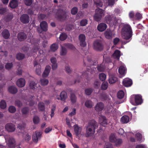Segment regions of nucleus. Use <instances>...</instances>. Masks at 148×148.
<instances>
[{
    "label": "nucleus",
    "mask_w": 148,
    "mask_h": 148,
    "mask_svg": "<svg viewBox=\"0 0 148 148\" xmlns=\"http://www.w3.org/2000/svg\"><path fill=\"white\" fill-rule=\"evenodd\" d=\"M98 127L97 123L95 121L93 120L90 121L86 128V136L88 137L93 135L95 133V129Z\"/></svg>",
    "instance_id": "1"
},
{
    "label": "nucleus",
    "mask_w": 148,
    "mask_h": 148,
    "mask_svg": "<svg viewBox=\"0 0 148 148\" xmlns=\"http://www.w3.org/2000/svg\"><path fill=\"white\" fill-rule=\"evenodd\" d=\"M132 32L131 26L129 25H125L121 32L122 38L126 40H129L132 36Z\"/></svg>",
    "instance_id": "2"
},
{
    "label": "nucleus",
    "mask_w": 148,
    "mask_h": 148,
    "mask_svg": "<svg viewBox=\"0 0 148 148\" xmlns=\"http://www.w3.org/2000/svg\"><path fill=\"white\" fill-rule=\"evenodd\" d=\"M104 15V10L101 9L97 8L95 10V14L93 16L94 19L96 21H100Z\"/></svg>",
    "instance_id": "3"
},
{
    "label": "nucleus",
    "mask_w": 148,
    "mask_h": 148,
    "mask_svg": "<svg viewBox=\"0 0 148 148\" xmlns=\"http://www.w3.org/2000/svg\"><path fill=\"white\" fill-rule=\"evenodd\" d=\"M105 21L107 23L111 25H115L117 23V20L113 14L108 15L105 17Z\"/></svg>",
    "instance_id": "4"
},
{
    "label": "nucleus",
    "mask_w": 148,
    "mask_h": 148,
    "mask_svg": "<svg viewBox=\"0 0 148 148\" xmlns=\"http://www.w3.org/2000/svg\"><path fill=\"white\" fill-rule=\"evenodd\" d=\"M5 138L7 144L9 147H15V141L13 138H10L8 139L6 136H5Z\"/></svg>",
    "instance_id": "5"
},
{
    "label": "nucleus",
    "mask_w": 148,
    "mask_h": 148,
    "mask_svg": "<svg viewBox=\"0 0 148 148\" xmlns=\"http://www.w3.org/2000/svg\"><path fill=\"white\" fill-rule=\"evenodd\" d=\"M6 130L9 132H13L16 130L15 126L12 123H8L5 126Z\"/></svg>",
    "instance_id": "6"
},
{
    "label": "nucleus",
    "mask_w": 148,
    "mask_h": 148,
    "mask_svg": "<svg viewBox=\"0 0 148 148\" xmlns=\"http://www.w3.org/2000/svg\"><path fill=\"white\" fill-rule=\"evenodd\" d=\"M94 48L97 51H100L103 49V46L101 42L99 40L95 41L94 43Z\"/></svg>",
    "instance_id": "7"
},
{
    "label": "nucleus",
    "mask_w": 148,
    "mask_h": 148,
    "mask_svg": "<svg viewBox=\"0 0 148 148\" xmlns=\"http://www.w3.org/2000/svg\"><path fill=\"white\" fill-rule=\"evenodd\" d=\"M42 133L41 132L38 131H36L35 133H34L32 136V139L33 141L36 143H37L38 139H40Z\"/></svg>",
    "instance_id": "8"
},
{
    "label": "nucleus",
    "mask_w": 148,
    "mask_h": 148,
    "mask_svg": "<svg viewBox=\"0 0 148 148\" xmlns=\"http://www.w3.org/2000/svg\"><path fill=\"white\" fill-rule=\"evenodd\" d=\"M59 12L60 14L58 16V18L61 21L65 20L67 17L66 12L63 10H60Z\"/></svg>",
    "instance_id": "9"
},
{
    "label": "nucleus",
    "mask_w": 148,
    "mask_h": 148,
    "mask_svg": "<svg viewBox=\"0 0 148 148\" xmlns=\"http://www.w3.org/2000/svg\"><path fill=\"white\" fill-rule=\"evenodd\" d=\"M79 39L80 41V45L82 47H84L86 45L85 42L86 37L85 35L81 34L79 36Z\"/></svg>",
    "instance_id": "10"
},
{
    "label": "nucleus",
    "mask_w": 148,
    "mask_h": 148,
    "mask_svg": "<svg viewBox=\"0 0 148 148\" xmlns=\"http://www.w3.org/2000/svg\"><path fill=\"white\" fill-rule=\"evenodd\" d=\"M135 103L137 105L140 104L143 102L141 96L140 95H135L134 96Z\"/></svg>",
    "instance_id": "11"
},
{
    "label": "nucleus",
    "mask_w": 148,
    "mask_h": 148,
    "mask_svg": "<svg viewBox=\"0 0 148 148\" xmlns=\"http://www.w3.org/2000/svg\"><path fill=\"white\" fill-rule=\"evenodd\" d=\"M104 34L105 37L108 39H112L115 35V34L111 30L108 29L106 31Z\"/></svg>",
    "instance_id": "12"
},
{
    "label": "nucleus",
    "mask_w": 148,
    "mask_h": 148,
    "mask_svg": "<svg viewBox=\"0 0 148 148\" xmlns=\"http://www.w3.org/2000/svg\"><path fill=\"white\" fill-rule=\"evenodd\" d=\"M107 27L106 24L104 23H102L99 24L97 27L98 30L100 32H103L104 31Z\"/></svg>",
    "instance_id": "13"
},
{
    "label": "nucleus",
    "mask_w": 148,
    "mask_h": 148,
    "mask_svg": "<svg viewBox=\"0 0 148 148\" xmlns=\"http://www.w3.org/2000/svg\"><path fill=\"white\" fill-rule=\"evenodd\" d=\"M123 85L126 87L131 86L132 84V80L128 78L124 79L123 82Z\"/></svg>",
    "instance_id": "14"
},
{
    "label": "nucleus",
    "mask_w": 148,
    "mask_h": 148,
    "mask_svg": "<svg viewBox=\"0 0 148 148\" xmlns=\"http://www.w3.org/2000/svg\"><path fill=\"white\" fill-rule=\"evenodd\" d=\"M20 20L21 22L24 23H27L29 22V17L26 14L22 15L20 17Z\"/></svg>",
    "instance_id": "15"
},
{
    "label": "nucleus",
    "mask_w": 148,
    "mask_h": 148,
    "mask_svg": "<svg viewBox=\"0 0 148 148\" xmlns=\"http://www.w3.org/2000/svg\"><path fill=\"white\" fill-rule=\"evenodd\" d=\"M104 107V105L102 103L99 102L95 106V109L97 111L100 112L103 110Z\"/></svg>",
    "instance_id": "16"
},
{
    "label": "nucleus",
    "mask_w": 148,
    "mask_h": 148,
    "mask_svg": "<svg viewBox=\"0 0 148 148\" xmlns=\"http://www.w3.org/2000/svg\"><path fill=\"white\" fill-rule=\"evenodd\" d=\"M16 84L19 87H23L25 85V80L23 78H20L17 80Z\"/></svg>",
    "instance_id": "17"
},
{
    "label": "nucleus",
    "mask_w": 148,
    "mask_h": 148,
    "mask_svg": "<svg viewBox=\"0 0 148 148\" xmlns=\"http://www.w3.org/2000/svg\"><path fill=\"white\" fill-rule=\"evenodd\" d=\"M99 122L101 124L105 126L107 124V120L105 117L103 116H101L99 117Z\"/></svg>",
    "instance_id": "18"
},
{
    "label": "nucleus",
    "mask_w": 148,
    "mask_h": 148,
    "mask_svg": "<svg viewBox=\"0 0 148 148\" xmlns=\"http://www.w3.org/2000/svg\"><path fill=\"white\" fill-rule=\"evenodd\" d=\"M74 130L76 135L77 136H79L81 133L82 128L79 127L78 126L75 124L74 126Z\"/></svg>",
    "instance_id": "19"
},
{
    "label": "nucleus",
    "mask_w": 148,
    "mask_h": 148,
    "mask_svg": "<svg viewBox=\"0 0 148 148\" xmlns=\"http://www.w3.org/2000/svg\"><path fill=\"white\" fill-rule=\"evenodd\" d=\"M119 72L121 75L123 76L125 75L126 72V69L125 66L122 65L119 67Z\"/></svg>",
    "instance_id": "20"
},
{
    "label": "nucleus",
    "mask_w": 148,
    "mask_h": 148,
    "mask_svg": "<svg viewBox=\"0 0 148 148\" xmlns=\"http://www.w3.org/2000/svg\"><path fill=\"white\" fill-rule=\"evenodd\" d=\"M50 66L49 65L47 66L42 74V77H47L49 75L50 71Z\"/></svg>",
    "instance_id": "21"
},
{
    "label": "nucleus",
    "mask_w": 148,
    "mask_h": 148,
    "mask_svg": "<svg viewBox=\"0 0 148 148\" xmlns=\"http://www.w3.org/2000/svg\"><path fill=\"white\" fill-rule=\"evenodd\" d=\"M27 38L26 34L23 32L19 33L18 34V38L20 41H22L26 39Z\"/></svg>",
    "instance_id": "22"
},
{
    "label": "nucleus",
    "mask_w": 148,
    "mask_h": 148,
    "mask_svg": "<svg viewBox=\"0 0 148 148\" xmlns=\"http://www.w3.org/2000/svg\"><path fill=\"white\" fill-rule=\"evenodd\" d=\"M40 26L42 29L45 32L47 31L48 25L47 22L45 21L42 22L40 24Z\"/></svg>",
    "instance_id": "23"
},
{
    "label": "nucleus",
    "mask_w": 148,
    "mask_h": 148,
    "mask_svg": "<svg viewBox=\"0 0 148 148\" xmlns=\"http://www.w3.org/2000/svg\"><path fill=\"white\" fill-rule=\"evenodd\" d=\"M18 2L16 0H12L10 2L9 5L10 8H15L18 6Z\"/></svg>",
    "instance_id": "24"
},
{
    "label": "nucleus",
    "mask_w": 148,
    "mask_h": 148,
    "mask_svg": "<svg viewBox=\"0 0 148 148\" xmlns=\"http://www.w3.org/2000/svg\"><path fill=\"white\" fill-rule=\"evenodd\" d=\"M3 37L5 39H7L9 38L10 34L9 31L7 29H4L1 34Z\"/></svg>",
    "instance_id": "25"
},
{
    "label": "nucleus",
    "mask_w": 148,
    "mask_h": 148,
    "mask_svg": "<svg viewBox=\"0 0 148 148\" xmlns=\"http://www.w3.org/2000/svg\"><path fill=\"white\" fill-rule=\"evenodd\" d=\"M142 42L144 43V44L145 45L148 46V35L147 33H146L144 35L142 38Z\"/></svg>",
    "instance_id": "26"
},
{
    "label": "nucleus",
    "mask_w": 148,
    "mask_h": 148,
    "mask_svg": "<svg viewBox=\"0 0 148 148\" xmlns=\"http://www.w3.org/2000/svg\"><path fill=\"white\" fill-rule=\"evenodd\" d=\"M129 116L127 115H124L121 118V121L123 123H126L129 121Z\"/></svg>",
    "instance_id": "27"
},
{
    "label": "nucleus",
    "mask_w": 148,
    "mask_h": 148,
    "mask_svg": "<svg viewBox=\"0 0 148 148\" xmlns=\"http://www.w3.org/2000/svg\"><path fill=\"white\" fill-rule=\"evenodd\" d=\"M67 97L66 92L65 91L62 92L60 94V100L65 101Z\"/></svg>",
    "instance_id": "28"
},
{
    "label": "nucleus",
    "mask_w": 148,
    "mask_h": 148,
    "mask_svg": "<svg viewBox=\"0 0 148 148\" xmlns=\"http://www.w3.org/2000/svg\"><path fill=\"white\" fill-rule=\"evenodd\" d=\"M85 105L88 108H91L93 106V103L90 100H87L85 103Z\"/></svg>",
    "instance_id": "29"
},
{
    "label": "nucleus",
    "mask_w": 148,
    "mask_h": 148,
    "mask_svg": "<svg viewBox=\"0 0 148 148\" xmlns=\"http://www.w3.org/2000/svg\"><path fill=\"white\" fill-rule=\"evenodd\" d=\"M8 90L9 92L13 94H15L17 92V89L14 86L10 87L8 88Z\"/></svg>",
    "instance_id": "30"
},
{
    "label": "nucleus",
    "mask_w": 148,
    "mask_h": 148,
    "mask_svg": "<svg viewBox=\"0 0 148 148\" xmlns=\"http://www.w3.org/2000/svg\"><path fill=\"white\" fill-rule=\"evenodd\" d=\"M135 137L137 140L140 142H142L144 140H142V134L139 133H137L135 134Z\"/></svg>",
    "instance_id": "31"
},
{
    "label": "nucleus",
    "mask_w": 148,
    "mask_h": 148,
    "mask_svg": "<svg viewBox=\"0 0 148 148\" xmlns=\"http://www.w3.org/2000/svg\"><path fill=\"white\" fill-rule=\"evenodd\" d=\"M56 105L54 104L52 105L51 108V113L50 116L52 118L54 115V112L56 110Z\"/></svg>",
    "instance_id": "32"
},
{
    "label": "nucleus",
    "mask_w": 148,
    "mask_h": 148,
    "mask_svg": "<svg viewBox=\"0 0 148 148\" xmlns=\"http://www.w3.org/2000/svg\"><path fill=\"white\" fill-rule=\"evenodd\" d=\"M114 58H117L118 60L120 56V51L118 50H116L113 54Z\"/></svg>",
    "instance_id": "33"
},
{
    "label": "nucleus",
    "mask_w": 148,
    "mask_h": 148,
    "mask_svg": "<svg viewBox=\"0 0 148 148\" xmlns=\"http://www.w3.org/2000/svg\"><path fill=\"white\" fill-rule=\"evenodd\" d=\"M58 45L56 43H53L50 46V50L54 52L58 48Z\"/></svg>",
    "instance_id": "34"
},
{
    "label": "nucleus",
    "mask_w": 148,
    "mask_h": 148,
    "mask_svg": "<svg viewBox=\"0 0 148 148\" xmlns=\"http://www.w3.org/2000/svg\"><path fill=\"white\" fill-rule=\"evenodd\" d=\"M70 100L72 104H74L76 103L77 101V97L74 94H71L70 97Z\"/></svg>",
    "instance_id": "35"
},
{
    "label": "nucleus",
    "mask_w": 148,
    "mask_h": 148,
    "mask_svg": "<svg viewBox=\"0 0 148 148\" xmlns=\"http://www.w3.org/2000/svg\"><path fill=\"white\" fill-rule=\"evenodd\" d=\"M116 77L114 76H110L109 79V82L110 84H114L117 81Z\"/></svg>",
    "instance_id": "36"
},
{
    "label": "nucleus",
    "mask_w": 148,
    "mask_h": 148,
    "mask_svg": "<svg viewBox=\"0 0 148 148\" xmlns=\"http://www.w3.org/2000/svg\"><path fill=\"white\" fill-rule=\"evenodd\" d=\"M38 108L39 110L41 111H43L45 109L44 104L43 102H40L38 105Z\"/></svg>",
    "instance_id": "37"
},
{
    "label": "nucleus",
    "mask_w": 148,
    "mask_h": 148,
    "mask_svg": "<svg viewBox=\"0 0 148 148\" xmlns=\"http://www.w3.org/2000/svg\"><path fill=\"white\" fill-rule=\"evenodd\" d=\"M109 139L110 142L114 143L116 138L114 134H112L110 135Z\"/></svg>",
    "instance_id": "38"
},
{
    "label": "nucleus",
    "mask_w": 148,
    "mask_h": 148,
    "mask_svg": "<svg viewBox=\"0 0 148 148\" xmlns=\"http://www.w3.org/2000/svg\"><path fill=\"white\" fill-rule=\"evenodd\" d=\"M33 121L34 124H37L39 123L40 120L38 116H35L33 117Z\"/></svg>",
    "instance_id": "39"
},
{
    "label": "nucleus",
    "mask_w": 148,
    "mask_h": 148,
    "mask_svg": "<svg viewBox=\"0 0 148 148\" xmlns=\"http://www.w3.org/2000/svg\"><path fill=\"white\" fill-rule=\"evenodd\" d=\"M124 93L122 90H120L117 93V97L120 99H122L124 97Z\"/></svg>",
    "instance_id": "40"
},
{
    "label": "nucleus",
    "mask_w": 148,
    "mask_h": 148,
    "mask_svg": "<svg viewBox=\"0 0 148 148\" xmlns=\"http://www.w3.org/2000/svg\"><path fill=\"white\" fill-rule=\"evenodd\" d=\"M40 82L41 84L43 86L46 85H47L49 83L48 80L45 79H41Z\"/></svg>",
    "instance_id": "41"
},
{
    "label": "nucleus",
    "mask_w": 148,
    "mask_h": 148,
    "mask_svg": "<svg viewBox=\"0 0 148 148\" xmlns=\"http://www.w3.org/2000/svg\"><path fill=\"white\" fill-rule=\"evenodd\" d=\"M67 53V50L64 47H62L60 51V55L61 56H63L66 55Z\"/></svg>",
    "instance_id": "42"
},
{
    "label": "nucleus",
    "mask_w": 148,
    "mask_h": 148,
    "mask_svg": "<svg viewBox=\"0 0 148 148\" xmlns=\"http://www.w3.org/2000/svg\"><path fill=\"white\" fill-rule=\"evenodd\" d=\"M94 4L97 7H101L103 5V3L100 0H97L94 2Z\"/></svg>",
    "instance_id": "43"
},
{
    "label": "nucleus",
    "mask_w": 148,
    "mask_h": 148,
    "mask_svg": "<svg viewBox=\"0 0 148 148\" xmlns=\"http://www.w3.org/2000/svg\"><path fill=\"white\" fill-rule=\"evenodd\" d=\"M67 36L65 33H62L60 35L59 38L61 41H63L65 40L67 38Z\"/></svg>",
    "instance_id": "44"
},
{
    "label": "nucleus",
    "mask_w": 148,
    "mask_h": 148,
    "mask_svg": "<svg viewBox=\"0 0 148 148\" xmlns=\"http://www.w3.org/2000/svg\"><path fill=\"white\" fill-rule=\"evenodd\" d=\"M6 103L4 100H1L0 103V107L2 109H4L6 107Z\"/></svg>",
    "instance_id": "45"
},
{
    "label": "nucleus",
    "mask_w": 148,
    "mask_h": 148,
    "mask_svg": "<svg viewBox=\"0 0 148 148\" xmlns=\"http://www.w3.org/2000/svg\"><path fill=\"white\" fill-rule=\"evenodd\" d=\"M108 84L107 82H104L103 83L101 86V88L103 90H106L108 87Z\"/></svg>",
    "instance_id": "46"
},
{
    "label": "nucleus",
    "mask_w": 148,
    "mask_h": 148,
    "mask_svg": "<svg viewBox=\"0 0 148 148\" xmlns=\"http://www.w3.org/2000/svg\"><path fill=\"white\" fill-rule=\"evenodd\" d=\"M36 72L38 75H40L41 73V66L40 65H38L37 67L36 68Z\"/></svg>",
    "instance_id": "47"
},
{
    "label": "nucleus",
    "mask_w": 148,
    "mask_h": 148,
    "mask_svg": "<svg viewBox=\"0 0 148 148\" xmlns=\"http://www.w3.org/2000/svg\"><path fill=\"white\" fill-rule=\"evenodd\" d=\"M25 57V55L21 53H19L17 54L16 55V59L19 60L23 59Z\"/></svg>",
    "instance_id": "48"
},
{
    "label": "nucleus",
    "mask_w": 148,
    "mask_h": 148,
    "mask_svg": "<svg viewBox=\"0 0 148 148\" xmlns=\"http://www.w3.org/2000/svg\"><path fill=\"white\" fill-rule=\"evenodd\" d=\"M123 142L122 140L121 139H116L114 142L115 145L116 146H119Z\"/></svg>",
    "instance_id": "49"
},
{
    "label": "nucleus",
    "mask_w": 148,
    "mask_h": 148,
    "mask_svg": "<svg viewBox=\"0 0 148 148\" xmlns=\"http://www.w3.org/2000/svg\"><path fill=\"white\" fill-rule=\"evenodd\" d=\"M36 84L34 82L31 81L29 83V86L30 88L34 89L35 88Z\"/></svg>",
    "instance_id": "50"
},
{
    "label": "nucleus",
    "mask_w": 148,
    "mask_h": 148,
    "mask_svg": "<svg viewBox=\"0 0 148 148\" xmlns=\"http://www.w3.org/2000/svg\"><path fill=\"white\" fill-rule=\"evenodd\" d=\"M88 23V21L86 19L82 20L80 22V25L81 26H86Z\"/></svg>",
    "instance_id": "51"
},
{
    "label": "nucleus",
    "mask_w": 148,
    "mask_h": 148,
    "mask_svg": "<svg viewBox=\"0 0 148 148\" xmlns=\"http://www.w3.org/2000/svg\"><path fill=\"white\" fill-rule=\"evenodd\" d=\"M78 10L77 7H74L71 10V12L72 14L75 15L77 12Z\"/></svg>",
    "instance_id": "52"
},
{
    "label": "nucleus",
    "mask_w": 148,
    "mask_h": 148,
    "mask_svg": "<svg viewBox=\"0 0 148 148\" xmlns=\"http://www.w3.org/2000/svg\"><path fill=\"white\" fill-rule=\"evenodd\" d=\"M99 78L100 80L102 81L105 80L106 78V75L103 73H101L99 75Z\"/></svg>",
    "instance_id": "53"
},
{
    "label": "nucleus",
    "mask_w": 148,
    "mask_h": 148,
    "mask_svg": "<svg viewBox=\"0 0 148 148\" xmlns=\"http://www.w3.org/2000/svg\"><path fill=\"white\" fill-rule=\"evenodd\" d=\"M64 45L68 48L72 50H73L75 49L74 46L71 44H65Z\"/></svg>",
    "instance_id": "54"
},
{
    "label": "nucleus",
    "mask_w": 148,
    "mask_h": 148,
    "mask_svg": "<svg viewBox=\"0 0 148 148\" xmlns=\"http://www.w3.org/2000/svg\"><path fill=\"white\" fill-rule=\"evenodd\" d=\"M8 110L10 113H14L16 111V109L14 106H11L9 108Z\"/></svg>",
    "instance_id": "55"
},
{
    "label": "nucleus",
    "mask_w": 148,
    "mask_h": 148,
    "mask_svg": "<svg viewBox=\"0 0 148 148\" xmlns=\"http://www.w3.org/2000/svg\"><path fill=\"white\" fill-rule=\"evenodd\" d=\"M12 67L13 64L12 63H7L5 65V68L8 70L10 69Z\"/></svg>",
    "instance_id": "56"
},
{
    "label": "nucleus",
    "mask_w": 148,
    "mask_h": 148,
    "mask_svg": "<svg viewBox=\"0 0 148 148\" xmlns=\"http://www.w3.org/2000/svg\"><path fill=\"white\" fill-rule=\"evenodd\" d=\"M92 91V90L91 88H88L85 90V94L87 95H90Z\"/></svg>",
    "instance_id": "57"
},
{
    "label": "nucleus",
    "mask_w": 148,
    "mask_h": 148,
    "mask_svg": "<svg viewBox=\"0 0 148 148\" xmlns=\"http://www.w3.org/2000/svg\"><path fill=\"white\" fill-rule=\"evenodd\" d=\"M24 2L26 5L30 6L32 4L33 2L32 0H24Z\"/></svg>",
    "instance_id": "58"
},
{
    "label": "nucleus",
    "mask_w": 148,
    "mask_h": 148,
    "mask_svg": "<svg viewBox=\"0 0 148 148\" xmlns=\"http://www.w3.org/2000/svg\"><path fill=\"white\" fill-rule=\"evenodd\" d=\"M29 111V109L27 108H23L21 110L22 114H27L28 112Z\"/></svg>",
    "instance_id": "59"
},
{
    "label": "nucleus",
    "mask_w": 148,
    "mask_h": 148,
    "mask_svg": "<svg viewBox=\"0 0 148 148\" xmlns=\"http://www.w3.org/2000/svg\"><path fill=\"white\" fill-rule=\"evenodd\" d=\"M105 68L102 65H100L97 66L98 70L99 71H102L104 70Z\"/></svg>",
    "instance_id": "60"
},
{
    "label": "nucleus",
    "mask_w": 148,
    "mask_h": 148,
    "mask_svg": "<svg viewBox=\"0 0 148 148\" xmlns=\"http://www.w3.org/2000/svg\"><path fill=\"white\" fill-rule=\"evenodd\" d=\"M46 16L45 14H40L38 16V18L39 19H43L45 18Z\"/></svg>",
    "instance_id": "61"
},
{
    "label": "nucleus",
    "mask_w": 148,
    "mask_h": 148,
    "mask_svg": "<svg viewBox=\"0 0 148 148\" xmlns=\"http://www.w3.org/2000/svg\"><path fill=\"white\" fill-rule=\"evenodd\" d=\"M142 15L141 14L139 13H137L136 14V19H140L142 18Z\"/></svg>",
    "instance_id": "62"
},
{
    "label": "nucleus",
    "mask_w": 148,
    "mask_h": 148,
    "mask_svg": "<svg viewBox=\"0 0 148 148\" xmlns=\"http://www.w3.org/2000/svg\"><path fill=\"white\" fill-rule=\"evenodd\" d=\"M15 104L18 107H20L22 106V103L19 101H16L15 102Z\"/></svg>",
    "instance_id": "63"
},
{
    "label": "nucleus",
    "mask_w": 148,
    "mask_h": 148,
    "mask_svg": "<svg viewBox=\"0 0 148 148\" xmlns=\"http://www.w3.org/2000/svg\"><path fill=\"white\" fill-rule=\"evenodd\" d=\"M136 148H147V147L145 145L143 144H140L136 145Z\"/></svg>",
    "instance_id": "64"
}]
</instances>
